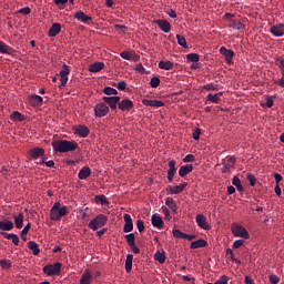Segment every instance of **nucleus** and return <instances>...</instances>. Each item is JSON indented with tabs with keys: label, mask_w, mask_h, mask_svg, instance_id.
Here are the masks:
<instances>
[{
	"label": "nucleus",
	"mask_w": 284,
	"mask_h": 284,
	"mask_svg": "<svg viewBox=\"0 0 284 284\" xmlns=\"http://www.w3.org/2000/svg\"><path fill=\"white\" fill-rule=\"evenodd\" d=\"M124 226H123V232L129 233L134 230V223L132 222V216L130 214H124Z\"/></svg>",
	"instance_id": "f8f14e48"
},
{
	"label": "nucleus",
	"mask_w": 284,
	"mask_h": 284,
	"mask_svg": "<svg viewBox=\"0 0 284 284\" xmlns=\"http://www.w3.org/2000/svg\"><path fill=\"white\" fill-rule=\"evenodd\" d=\"M193 139L194 141H199V139H201V129H196L194 132H193Z\"/></svg>",
	"instance_id": "69168bd1"
},
{
	"label": "nucleus",
	"mask_w": 284,
	"mask_h": 284,
	"mask_svg": "<svg viewBox=\"0 0 284 284\" xmlns=\"http://www.w3.org/2000/svg\"><path fill=\"white\" fill-rule=\"evenodd\" d=\"M247 181L250 182V185H252V186L256 185V178L254 175L248 174Z\"/></svg>",
	"instance_id": "0e129e2a"
},
{
	"label": "nucleus",
	"mask_w": 284,
	"mask_h": 284,
	"mask_svg": "<svg viewBox=\"0 0 284 284\" xmlns=\"http://www.w3.org/2000/svg\"><path fill=\"white\" fill-rule=\"evenodd\" d=\"M110 114V106L103 102L95 104L94 106V115L99 119L102 116H108Z\"/></svg>",
	"instance_id": "423d86ee"
},
{
	"label": "nucleus",
	"mask_w": 284,
	"mask_h": 284,
	"mask_svg": "<svg viewBox=\"0 0 284 284\" xmlns=\"http://www.w3.org/2000/svg\"><path fill=\"white\" fill-rule=\"evenodd\" d=\"M128 88V82L125 81H120L118 83V90H125Z\"/></svg>",
	"instance_id": "774afa93"
},
{
	"label": "nucleus",
	"mask_w": 284,
	"mask_h": 284,
	"mask_svg": "<svg viewBox=\"0 0 284 284\" xmlns=\"http://www.w3.org/2000/svg\"><path fill=\"white\" fill-rule=\"evenodd\" d=\"M194 161H196V159H195L194 155H192V154H187V155L183 159V162H184V163H194Z\"/></svg>",
	"instance_id": "4d7b16f0"
},
{
	"label": "nucleus",
	"mask_w": 284,
	"mask_h": 284,
	"mask_svg": "<svg viewBox=\"0 0 284 284\" xmlns=\"http://www.w3.org/2000/svg\"><path fill=\"white\" fill-rule=\"evenodd\" d=\"M28 247L31 250V252H33L34 256H39V254H41V250L39 248V244H37V242L30 241L28 243Z\"/></svg>",
	"instance_id": "c85d7f7f"
},
{
	"label": "nucleus",
	"mask_w": 284,
	"mask_h": 284,
	"mask_svg": "<svg viewBox=\"0 0 284 284\" xmlns=\"http://www.w3.org/2000/svg\"><path fill=\"white\" fill-rule=\"evenodd\" d=\"M104 94L108 97H116L119 94V91L112 87H106L103 89Z\"/></svg>",
	"instance_id": "c9c22d12"
},
{
	"label": "nucleus",
	"mask_w": 284,
	"mask_h": 284,
	"mask_svg": "<svg viewBox=\"0 0 284 284\" xmlns=\"http://www.w3.org/2000/svg\"><path fill=\"white\" fill-rule=\"evenodd\" d=\"M0 54H12V48L0 40Z\"/></svg>",
	"instance_id": "2f4dec72"
},
{
	"label": "nucleus",
	"mask_w": 284,
	"mask_h": 284,
	"mask_svg": "<svg viewBox=\"0 0 284 284\" xmlns=\"http://www.w3.org/2000/svg\"><path fill=\"white\" fill-rule=\"evenodd\" d=\"M52 148L54 152L65 154V152H74L79 144L75 141L58 140L52 142Z\"/></svg>",
	"instance_id": "f257e3e1"
},
{
	"label": "nucleus",
	"mask_w": 284,
	"mask_h": 284,
	"mask_svg": "<svg viewBox=\"0 0 284 284\" xmlns=\"http://www.w3.org/2000/svg\"><path fill=\"white\" fill-rule=\"evenodd\" d=\"M105 68V64L103 62H95V63H92L90 67H89V72H101V70H103Z\"/></svg>",
	"instance_id": "cd10ccee"
},
{
	"label": "nucleus",
	"mask_w": 284,
	"mask_h": 284,
	"mask_svg": "<svg viewBox=\"0 0 284 284\" xmlns=\"http://www.w3.org/2000/svg\"><path fill=\"white\" fill-rule=\"evenodd\" d=\"M135 71L139 72L140 74H143V72H145V68L143 67V64L138 63L135 65Z\"/></svg>",
	"instance_id": "338daca9"
},
{
	"label": "nucleus",
	"mask_w": 284,
	"mask_h": 284,
	"mask_svg": "<svg viewBox=\"0 0 284 284\" xmlns=\"http://www.w3.org/2000/svg\"><path fill=\"white\" fill-rule=\"evenodd\" d=\"M222 95H223L222 92L215 93V94L209 93L207 101H211V103H219V100L221 99Z\"/></svg>",
	"instance_id": "f704fd0d"
},
{
	"label": "nucleus",
	"mask_w": 284,
	"mask_h": 284,
	"mask_svg": "<svg viewBox=\"0 0 284 284\" xmlns=\"http://www.w3.org/2000/svg\"><path fill=\"white\" fill-rule=\"evenodd\" d=\"M162 212L164 214V220L170 221L172 216L170 215V209L168 206H162Z\"/></svg>",
	"instance_id": "3c124183"
},
{
	"label": "nucleus",
	"mask_w": 284,
	"mask_h": 284,
	"mask_svg": "<svg viewBox=\"0 0 284 284\" xmlns=\"http://www.w3.org/2000/svg\"><path fill=\"white\" fill-rule=\"evenodd\" d=\"M121 59H124L125 61H130L132 59V54L130 51H123L120 53Z\"/></svg>",
	"instance_id": "5fc2aeb1"
},
{
	"label": "nucleus",
	"mask_w": 284,
	"mask_h": 284,
	"mask_svg": "<svg viewBox=\"0 0 284 284\" xmlns=\"http://www.w3.org/2000/svg\"><path fill=\"white\" fill-rule=\"evenodd\" d=\"M227 276L226 275H222L216 282L215 284H227Z\"/></svg>",
	"instance_id": "e2e57ef3"
},
{
	"label": "nucleus",
	"mask_w": 284,
	"mask_h": 284,
	"mask_svg": "<svg viewBox=\"0 0 284 284\" xmlns=\"http://www.w3.org/2000/svg\"><path fill=\"white\" fill-rule=\"evenodd\" d=\"M142 103L146 105V108H163V105H165V102L161 100H142Z\"/></svg>",
	"instance_id": "2eb2a0df"
},
{
	"label": "nucleus",
	"mask_w": 284,
	"mask_h": 284,
	"mask_svg": "<svg viewBox=\"0 0 284 284\" xmlns=\"http://www.w3.org/2000/svg\"><path fill=\"white\" fill-rule=\"evenodd\" d=\"M118 108L119 110H121V112H130V110L134 108V102H132V100L130 99H125V100L119 101Z\"/></svg>",
	"instance_id": "1a4fd4ad"
},
{
	"label": "nucleus",
	"mask_w": 284,
	"mask_h": 284,
	"mask_svg": "<svg viewBox=\"0 0 284 284\" xmlns=\"http://www.w3.org/2000/svg\"><path fill=\"white\" fill-rule=\"evenodd\" d=\"M231 232L237 239H245V240L250 239V232H247V229H245V226L243 225L233 224L231 226Z\"/></svg>",
	"instance_id": "20e7f679"
},
{
	"label": "nucleus",
	"mask_w": 284,
	"mask_h": 284,
	"mask_svg": "<svg viewBox=\"0 0 284 284\" xmlns=\"http://www.w3.org/2000/svg\"><path fill=\"white\" fill-rule=\"evenodd\" d=\"M154 23L164 32L165 34L170 33V30H172V26L168 20H155Z\"/></svg>",
	"instance_id": "4468645a"
},
{
	"label": "nucleus",
	"mask_w": 284,
	"mask_h": 284,
	"mask_svg": "<svg viewBox=\"0 0 284 284\" xmlns=\"http://www.w3.org/2000/svg\"><path fill=\"white\" fill-rule=\"evenodd\" d=\"M262 108H273L274 106V99L270 95H266L265 102H261Z\"/></svg>",
	"instance_id": "e433bc0d"
},
{
	"label": "nucleus",
	"mask_w": 284,
	"mask_h": 284,
	"mask_svg": "<svg viewBox=\"0 0 284 284\" xmlns=\"http://www.w3.org/2000/svg\"><path fill=\"white\" fill-rule=\"evenodd\" d=\"M29 103L33 108H41V105H43V98L41 95H37V94L31 95L29 98Z\"/></svg>",
	"instance_id": "6ab92c4d"
},
{
	"label": "nucleus",
	"mask_w": 284,
	"mask_h": 284,
	"mask_svg": "<svg viewBox=\"0 0 284 284\" xmlns=\"http://www.w3.org/2000/svg\"><path fill=\"white\" fill-rule=\"evenodd\" d=\"M176 39H178L179 45H181V48H184L185 50H187V41L185 40V37L178 34Z\"/></svg>",
	"instance_id": "c03bdc74"
},
{
	"label": "nucleus",
	"mask_w": 284,
	"mask_h": 284,
	"mask_svg": "<svg viewBox=\"0 0 284 284\" xmlns=\"http://www.w3.org/2000/svg\"><path fill=\"white\" fill-rule=\"evenodd\" d=\"M0 267L2 270H10V267H12V262L8 258L0 260Z\"/></svg>",
	"instance_id": "ea45409f"
},
{
	"label": "nucleus",
	"mask_w": 284,
	"mask_h": 284,
	"mask_svg": "<svg viewBox=\"0 0 284 284\" xmlns=\"http://www.w3.org/2000/svg\"><path fill=\"white\" fill-rule=\"evenodd\" d=\"M195 223L201 230H212V226L210 225V223H207V217H205V215L203 214H197L195 216Z\"/></svg>",
	"instance_id": "0eeeda50"
},
{
	"label": "nucleus",
	"mask_w": 284,
	"mask_h": 284,
	"mask_svg": "<svg viewBox=\"0 0 284 284\" xmlns=\"http://www.w3.org/2000/svg\"><path fill=\"white\" fill-rule=\"evenodd\" d=\"M30 159H39L40 156H45V150L41 148H33L29 151Z\"/></svg>",
	"instance_id": "a211bd4d"
},
{
	"label": "nucleus",
	"mask_w": 284,
	"mask_h": 284,
	"mask_svg": "<svg viewBox=\"0 0 284 284\" xmlns=\"http://www.w3.org/2000/svg\"><path fill=\"white\" fill-rule=\"evenodd\" d=\"M172 234H173V236H174L175 239H183V236H184L185 233L181 232V230H179V229H174V230L172 231Z\"/></svg>",
	"instance_id": "6e6d98bb"
},
{
	"label": "nucleus",
	"mask_w": 284,
	"mask_h": 284,
	"mask_svg": "<svg viewBox=\"0 0 284 284\" xmlns=\"http://www.w3.org/2000/svg\"><path fill=\"white\" fill-rule=\"evenodd\" d=\"M74 134L81 136V139H85L90 135V129H88L85 125H78L74 128Z\"/></svg>",
	"instance_id": "ddd939ff"
},
{
	"label": "nucleus",
	"mask_w": 284,
	"mask_h": 284,
	"mask_svg": "<svg viewBox=\"0 0 284 284\" xmlns=\"http://www.w3.org/2000/svg\"><path fill=\"white\" fill-rule=\"evenodd\" d=\"M154 258L158 261V263H165V252L156 251Z\"/></svg>",
	"instance_id": "58836bf2"
},
{
	"label": "nucleus",
	"mask_w": 284,
	"mask_h": 284,
	"mask_svg": "<svg viewBox=\"0 0 284 284\" xmlns=\"http://www.w3.org/2000/svg\"><path fill=\"white\" fill-rule=\"evenodd\" d=\"M18 12H19L20 14H26V16H28V14H30V12H32V9H30V7H24V8H21L20 10H18Z\"/></svg>",
	"instance_id": "13d9d810"
},
{
	"label": "nucleus",
	"mask_w": 284,
	"mask_h": 284,
	"mask_svg": "<svg viewBox=\"0 0 284 284\" xmlns=\"http://www.w3.org/2000/svg\"><path fill=\"white\" fill-rule=\"evenodd\" d=\"M136 227H138L139 232H143V230H145V224L143 223V220L136 221Z\"/></svg>",
	"instance_id": "bf43d9fd"
},
{
	"label": "nucleus",
	"mask_w": 284,
	"mask_h": 284,
	"mask_svg": "<svg viewBox=\"0 0 284 284\" xmlns=\"http://www.w3.org/2000/svg\"><path fill=\"white\" fill-rule=\"evenodd\" d=\"M61 266L62 264L60 262L49 264L43 267V272L47 274V276H57L61 274Z\"/></svg>",
	"instance_id": "39448f33"
},
{
	"label": "nucleus",
	"mask_w": 284,
	"mask_h": 284,
	"mask_svg": "<svg viewBox=\"0 0 284 284\" xmlns=\"http://www.w3.org/2000/svg\"><path fill=\"white\" fill-rule=\"evenodd\" d=\"M185 187H187V182L181 183L178 186H171L169 189L170 194H181V192H183V190H185Z\"/></svg>",
	"instance_id": "5701e85b"
},
{
	"label": "nucleus",
	"mask_w": 284,
	"mask_h": 284,
	"mask_svg": "<svg viewBox=\"0 0 284 284\" xmlns=\"http://www.w3.org/2000/svg\"><path fill=\"white\" fill-rule=\"evenodd\" d=\"M102 101L111 108V110H116V105H119V101H121V97L112 95V97H103Z\"/></svg>",
	"instance_id": "6e6552de"
},
{
	"label": "nucleus",
	"mask_w": 284,
	"mask_h": 284,
	"mask_svg": "<svg viewBox=\"0 0 284 284\" xmlns=\"http://www.w3.org/2000/svg\"><path fill=\"white\" fill-rule=\"evenodd\" d=\"M106 223H108V216L103 214H99L89 222V227L93 232H97V230H101V227L105 226Z\"/></svg>",
	"instance_id": "7ed1b4c3"
},
{
	"label": "nucleus",
	"mask_w": 284,
	"mask_h": 284,
	"mask_svg": "<svg viewBox=\"0 0 284 284\" xmlns=\"http://www.w3.org/2000/svg\"><path fill=\"white\" fill-rule=\"evenodd\" d=\"M176 174V161L171 160L169 162L168 180L170 182L174 181V175Z\"/></svg>",
	"instance_id": "dca6fc26"
},
{
	"label": "nucleus",
	"mask_w": 284,
	"mask_h": 284,
	"mask_svg": "<svg viewBox=\"0 0 284 284\" xmlns=\"http://www.w3.org/2000/svg\"><path fill=\"white\" fill-rule=\"evenodd\" d=\"M232 183L239 192H243V185L241 184V179H239V176H234Z\"/></svg>",
	"instance_id": "a19ab883"
},
{
	"label": "nucleus",
	"mask_w": 284,
	"mask_h": 284,
	"mask_svg": "<svg viewBox=\"0 0 284 284\" xmlns=\"http://www.w3.org/2000/svg\"><path fill=\"white\" fill-rule=\"evenodd\" d=\"M186 59L190 63H199V61H200L197 53H190L186 55Z\"/></svg>",
	"instance_id": "79ce46f5"
},
{
	"label": "nucleus",
	"mask_w": 284,
	"mask_h": 284,
	"mask_svg": "<svg viewBox=\"0 0 284 284\" xmlns=\"http://www.w3.org/2000/svg\"><path fill=\"white\" fill-rule=\"evenodd\" d=\"M159 68L160 70H172V68H174V63H172V61H160Z\"/></svg>",
	"instance_id": "473e14b6"
},
{
	"label": "nucleus",
	"mask_w": 284,
	"mask_h": 284,
	"mask_svg": "<svg viewBox=\"0 0 284 284\" xmlns=\"http://www.w3.org/2000/svg\"><path fill=\"white\" fill-rule=\"evenodd\" d=\"M126 239V243L128 245L131 247L132 245H134V241H135V236L134 233L128 234L125 235Z\"/></svg>",
	"instance_id": "09e8293b"
},
{
	"label": "nucleus",
	"mask_w": 284,
	"mask_h": 284,
	"mask_svg": "<svg viewBox=\"0 0 284 284\" xmlns=\"http://www.w3.org/2000/svg\"><path fill=\"white\" fill-rule=\"evenodd\" d=\"M132 261H134V255H132V254L126 255L125 271L128 273L132 272Z\"/></svg>",
	"instance_id": "72a5a7b5"
},
{
	"label": "nucleus",
	"mask_w": 284,
	"mask_h": 284,
	"mask_svg": "<svg viewBox=\"0 0 284 284\" xmlns=\"http://www.w3.org/2000/svg\"><path fill=\"white\" fill-rule=\"evenodd\" d=\"M226 256H230V258L237 263V265H241V261L234 256V251L232 248H226Z\"/></svg>",
	"instance_id": "37998d69"
},
{
	"label": "nucleus",
	"mask_w": 284,
	"mask_h": 284,
	"mask_svg": "<svg viewBox=\"0 0 284 284\" xmlns=\"http://www.w3.org/2000/svg\"><path fill=\"white\" fill-rule=\"evenodd\" d=\"M191 250H199V247H207V241L200 239L196 241L191 242L190 245Z\"/></svg>",
	"instance_id": "b1692460"
},
{
	"label": "nucleus",
	"mask_w": 284,
	"mask_h": 284,
	"mask_svg": "<svg viewBox=\"0 0 284 284\" xmlns=\"http://www.w3.org/2000/svg\"><path fill=\"white\" fill-rule=\"evenodd\" d=\"M68 212V206H61V202H54L53 206L50 209V220L61 221V219H63Z\"/></svg>",
	"instance_id": "f03ea898"
},
{
	"label": "nucleus",
	"mask_w": 284,
	"mask_h": 284,
	"mask_svg": "<svg viewBox=\"0 0 284 284\" xmlns=\"http://www.w3.org/2000/svg\"><path fill=\"white\" fill-rule=\"evenodd\" d=\"M28 232H30V223H28L21 231L22 241H28Z\"/></svg>",
	"instance_id": "49530a36"
},
{
	"label": "nucleus",
	"mask_w": 284,
	"mask_h": 284,
	"mask_svg": "<svg viewBox=\"0 0 284 284\" xmlns=\"http://www.w3.org/2000/svg\"><path fill=\"white\" fill-rule=\"evenodd\" d=\"M41 163H45L47 168H54V161L52 160H49L48 161V158L47 156H43L41 159Z\"/></svg>",
	"instance_id": "603ef678"
},
{
	"label": "nucleus",
	"mask_w": 284,
	"mask_h": 284,
	"mask_svg": "<svg viewBox=\"0 0 284 284\" xmlns=\"http://www.w3.org/2000/svg\"><path fill=\"white\" fill-rule=\"evenodd\" d=\"M61 32V24L60 23H53L49 30V37H57Z\"/></svg>",
	"instance_id": "c756f323"
},
{
	"label": "nucleus",
	"mask_w": 284,
	"mask_h": 284,
	"mask_svg": "<svg viewBox=\"0 0 284 284\" xmlns=\"http://www.w3.org/2000/svg\"><path fill=\"white\" fill-rule=\"evenodd\" d=\"M165 205L174 213V214H176V202H174V200L173 199H168L166 201H165Z\"/></svg>",
	"instance_id": "4c0bfd02"
},
{
	"label": "nucleus",
	"mask_w": 284,
	"mask_h": 284,
	"mask_svg": "<svg viewBox=\"0 0 284 284\" xmlns=\"http://www.w3.org/2000/svg\"><path fill=\"white\" fill-rule=\"evenodd\" d=\"M11 119L13 121H23L26 118L23 116V114H21V112L14 111L11 115Z\"/></svg>",
	"instance_id": "de8ad7c7"
},
{
	"label": "nucleus",
	"mask_w": 284,
	"mask_h": 284,
	"mask_svg": "<svg viewBox=\"0 0 284 284\" xmlns=\"http://www.w3.org/2000/svg\"><path fill=\"white\" fill-rule=\"evenodd\" d=\"M151 223H152L153 227H158V230H162V227H163V219L161 217V215L159 213H155L152 215Z\"/></svg>",
	"instance_id": "aec40b11"
},
{
	"label": "nucleus",
	"mask_w": 284,
	"mask_h": 284,
	"mask_svg": "<svg viewBox=\"0 0 284 284\" xmlns=\"http://www.w3.org/2000/svg\"><path fill=\"white\" fill-rule=\"evenodd\" d=\"M74 18L78 19V21H82V23H88L89 21H92V17L85 16L83 11H78L74 14Z\"/></svg>",
	"instance_id": "bb28decb"
},
{
	"label": "nucleus",
	"mask_w": 284,
	"mask_h": 284,
	"mask_svg": "<svg viewBox=\"0 0 284 284\" xmlns=\"http://www.w3.org/2000/svg\"><path fill=\"white\" fill-rule=\"evenodd\" d=\"M204 90H207L209 92H216L219 89L214 84H206L204 85Z\"/></svg>",
	"instance_id": "052dcab7"
},
{
	"label": "nucleus",
	"mask_w": 284,
	"mask_h": 284,
	"mask_svg": "<svg viewBox=\"0 0 284 284\" xmlns=\"http://www.w3.org/2000/svg\"><path fill=\"white\" fill-rule=\"evenodd\" d=\"M280 282H281V278H278V276H276L274 274L270 276L271 284H278Z\"/></svg>",
	"instance_id": "680f3d73"
},
{
	"label": "nucleus",
	"mask_w": 284,
	"mask_h": 284,
	"mask_svg": "<svg viewBox=\"0 0 284 284\" xmlns=\"http://www.w3.org/2000/svg\"><path fill=\"white\" fill-rule=\"evenodd\" d=\"M69 74H70V68H68V64H63L62 70L60 71V79H61L60 88H65V85L68 84Z\"/></svg>",
	"instance_id": "9d476101"
},
{
	"label": "nucleus",
	"mask_w": 284,
	"mask_h": 284,
	"mask_svg": "<svg viewBox=\"0 0 284 284\" xmlns=\"http://www.w3.org/2000/svg\"><path fill=\"white\" fill-rule=\"evenodd\" d=\"M14 225L18 230L23 227V213H19L18 215L13 216Z\"/></svg>",
	"instance_id": "7c9ffc66"
},
{
	"label": "nucleus",
	"mask_w": 284,
	"mask_h": 284,
	"mask_svg": "<svg viewBox=\"0 0 284 284\" xmlns=\"http://www.w3.org/2000/svg\"><path fill=\"white\" fill-rule=\"evenodd\" d=\"M14 227V223L10 220L0 221V230L2 232H10Z\"/></svg>",
	"instance_id": "4be33fe9"
},
{
	"label": "nucleus",
	"mask_w": 284,
	"mask_h": 284,
	"mask_svg": "<svg viewBox=\"0 0 284 284\" xmlns=\"http://www.w3.org/2000/svg\"><path fill=\"white\" fill-rule=\"evenodd\" d=\"M90 174H92V170L90 169V166H83L80 170L78 178L80 179V181H85V179H88Z\"/></svg>",
	"instance_id": "412c9836"
},
{
	"label": "nucleus",
	"mask_w": 284,
	"mask_h": 284,
	"mask_svg": "<svg viewBox=\"0 0 284 284\" xmlns=\"http://www.w3.org/2000/svg\"><path fill=\"white\" fill-rule=\"evenodd\" d=\"M231 28L233 30H245V24L241 21H234L232 22Z\"/></svg>",
	"instance_id": "a18cd8bd"
},
{
	"label": "nucleus",
	"mask_w": 284,
	"mask_h": 284,
	"mask_svg": "<svg viewBox=\"0 0 284 284\" xmlns=\"http://www.w3.org/2000/svg\"><path fill=\"white\" fill-rule=\"evenodd\" d=\"M220 54H222L223 57H225V61L226 63L232 64V61L234 59V52L225 47H221L220 48Z\"/></svg>",
	"instance_id": "9b49d317"
},
{
	"label": "nucleus",
	"mask_w": 284,
	"mask_h": 284,
	"mask_svg": "<svg viewBox=\"0 0 284 284\" xmlns=\"http://www.w3.org/2000/svg\"><path fill=\"white\" fill-rule=\"evenodd\" d=\"M193 170L194 166H192V164L182 165L179 170V175L182 178L187 176V174H190V172H192Z\"/></svg>",
	"instance_id": "393cba45"
},
{
	"label": "nucleus",
	"mask_w": 284,
	"mask_h": 284,
	"mask_svg": "<svg viewBox=\"0 0 284 284\" xmlns=\"http://www.w3.org/2000/svg\"><path fill=\"white\" fill-rule=\"evenodd\" d=\"M151 88H159L161 85V80L156 77L152 78L150 81Z\"/></svg>",
	"instance_id": "8fccbe9b"
},
{
	"label": "nucleus",
	"mask_w": 284,
	"mask_h": 284,
	"mask_svg": "<svg viewBox=\"0 0 284 284\" xmlns=\"http://www.w3.org/2000/svg\"><path fill=\"white\" fill-rule=\"evenodd\" d=\"M244 244H245V240H236L233 243L232 247L233 250H239V247H242Z\"/></svg>",
	"instance_id": "864d4df0"
},
{
	"label": "nucleus",
	"mask_w": 284,
	"mask_h": 284,
	"mask_svg": "<svg viewBox=\"0 0 284 284\" xmlns=\"http://www.w3.org/2000/svg\"><path fill=\"white\" fill-rule=\"evenodd\" d=\"M80 284H92V273L90 272V270L84 271L80 280Z\"/></svg>",
	"instance_id": "a878e982"
},
{
	"label": "nucleus",
	"mask_w": 284,
	"mask_h": 284,
	"mask_svg": "<svg viewBox=\"0 0 284 284\" xmlns=\"http://www.w3.org/2000/svg\"><path fill=\"white\" fill-rule=\"evenodd\" d=\"M270 32H271V34H273V37H283L284 36V24L280 23V24L271 27Z\"/></svg>",
	"instance_id": "f3484780"
}]
</instances>
